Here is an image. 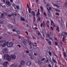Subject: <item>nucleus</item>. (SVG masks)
<instances>
[{
  "label": "nucleus",
  "instance_id": "nucleus-1",
  "mask_svg": "<svg viewBox=\"0 0 67 67\" xmlns=\"http://www.w3.org/2000/svg\"><path fill=\"white\" fill-rule=\"evenodd\" d=\"M6 43V41L5 40H1L0 41V46H2V47H4L5 46V44Z\"/></svg>",
  "mask_w": 67,
  "mask_h": 67
},
{
  "label": "nucleus",
  "instance_id": "nucleus-2",
  "mask_svg": "<svg viewBox=\"0 0 67 67\" xmlns=\"http://www.w3.org/2000/svg\"><path fill=\"white\" fill-rule=\"evenodd\" d=\"M13 43L12 42H10L7 44V46L9 47H11L13 46Z\"/></svg>",
  "mask_w": 67,
  "mask_h": 67
},
{
  "label": "nucleus",
  "instance_id": "nucleus-3",
  "mask_svg": "<svg viewBox=\"0 0 67 67\" xmlns=\"http://www.w3.org/2000/svg\"><path fill=\"white\" fill-rule=\"evenodd\" d=\"M43 26V27H45V26H46V24L45 23L44 21H43L42 23H41V27H42V26Z\"/></svg>",
  "mask_w": 67,
  "mask_h": 67
},
{
  "label": "nucleus",
  "instance_id": "nucleus-4",
  "mask_svg": "<svg viewBox=\"0 0 67 67\" xmlns=\"http://www.w3.org/2000/svg\"><path fill=\"white\" fill-rule=\"evenodd\" d=\"M8 63V62H4L3 64V66L4 67H7Z\"/></svg>",
  "mask_w": 67,
  "mask_h": 67
},
{
  "label": "nucleus",
  "instance_id": "nucleus-5",
  "mask_svg": "<svg viewBox=\"0 0 67 67\" xmlns=\"http://www.w3.org/2000/svg\"><path fill=\"white\" fill-rule=\"evenodd\" d=\"M21 44L23 46H26V42L24 41H21Z\"/></svg>",
  "mask_w": 67,
  "mask_h": 67
},
{
  "label": "nucleus",
  "instance_id": "nucleus-6",
  "mask_svg": "<svg viewBox=\"0 0 67 67\" xmlns=\"http://www.w3.org/2000/svg\"><path fill=\"white\" fill-rule=\"evenodd\" d=\"M47 9L48 11V12L49 13H48V16L49 18H50L51 17V14L50 13V12L51 11H49V10L48 9V8L47 7Z\"/></svg>",
  "mask_w": 67,
  "mask_h": 67
},
{
  "label": "nucleus",
  "instance_id": "nucleus-7",
  "mask_svg": "<svg viewBox=\"0 0 67 67\" xmlns=\"http://www.w3.org/2000/svg\"><path fill=\"white\" fill-rule=\"evenodd\" d=\"M25 63V62L23 60H22L20 62V65H21V66H24V64Z\"/></svg>",
  "mask_w": 67,
  "mask_h": 67
},
{
  "label": "nucleus",
  "instance_id": "nucleus-8",
  "mask_svg": "<svg viewBox=\"0 0 67 67\" xmlns=\"http://www.w3.org/2000/svg\"><path fill=\"white\" fill-rule=\"evenodd\" d=\"M38 35H41V37L43 39H44V37H45V36H44V34H43V36H41V34H40V32H38V33L37 34Z\"/></svg>",
  "mask_w": 67,
  "mask_h": 67
},
{
  "label": "nucleus",
  "instance_id": "nucleus-9",
  "mask_svg": "<svg viewBox=\"0 0 67 67\" xmlns=\"http://www.w3.org/2000/svg\"><path fill=\"white\" fill-rule=\"evenodd\" d=\"M6 4L8 6H10V5H11V3L9 2V1H7L6 2Z\"/></svg>",
  "mask_w": 67,
  "mask_h": 67
},
{
  "label": "nucleus",
  "instance_id": "nucleus-10",
  "mask_svg": "<svg viewBox=\"0 0 67 67\" xmlns=\"http://www.w3.org/2000/svg\"><path fill=\"white\" fill-rule=\"evenodd\" d=\"M3 52L5 53H8V50H7V49L5 48L4 49L3 51Z\"/></svg>",
  "mask_w": 67,
  "mask_h": 67
},
{
  "label": "nucleus",
  "instance_id": "nucleus-11",
  "mask_svg": "<svg viewBox=\"0 0 67 67\" xmlns=\"http://www.w3.org/2000/svg\"><path fill=\"white\" fill-rule=\"evenodd\" d=\"M7 59L8 61H10L11 60V57L8 55L7 57Z\"/></svg>",
  "mask_w": 67,
  "mask_h": 67
},
{
  "label": "nucleus",
  "instance_id": "nucleus-12",
  "mask_svg": "<svg viewBox=\"0 0 67 67\" xmlns=\"http://www.w3.org/2000/svg\"><path fill=\"white\" fill-rule=\"evenodd\" d=\"M38 12L37 13L36 15L37 16H40V9H38Z\"/></svg>",
  "mask_w": 67,
  "mask_h": 67
},
{
  "label": "nucleus",
  "instance_id": "nucleus-13",
  "mask_svg": "<svg viewBox=\"0 0 67 67\" xmlns=\"http://www.w3.org/2000/svg\"><path fill=\"white\" fill-rule=\"evenodd\" d=\"M11 58H12L13 59H15V58H16V56H15V55H11Z\"/></svg>",
  "mask_w": 67,
  "mask_h": 67
},
{
  "label": "nucleus",
  "instance_id": "nucleus-14",
  "mask_svg": "<svg viewBox=\"0 0 67 67\" xmlns=\"http://www.w3.org/2000/svg\"><path fill=\"white\" fill-rule=\"evenodd\" d=\"M0 16H1V18H2L3 19H5V17H4V14H2L1 15H0Z\"/></svg>",
  "mask_w": 67,
  "mask_h": 67
},
{
  "label": "nucleus",
  "instance_id": "nucleus-15",
  "mask_svg": "<svg viewBox=\"0 0 67 67\" xmlns=\"http://www.w3.org/2000/svg\"><path fill=\"white\" fill-rule=\"evenodd\" d=\"M61 23L62 27V28L64 29V28L65 27V24H64V21L63 22H62Z\"/></svg>",
  "mask_w": 67,
  "mask_h": 67
},
{
  "label": "nucleus",
  "instance_id": "nucleus-16",
  "mask_svg": "<svg viewBox=\"0 0 67 67\" xmlns=\"http://www.w3.org/2000/svg\"><path fill=\"white\" fill-rule=\"evenodd\" d=\"M8 56L9 55H8V54H4V58H5H5H7V57H8Z\"/></svg>",
  "mask_w": 67,
  "mask_h": 67
},
{
  "label": "nucleus",
  "instance_id": "nucleus-17",
  "mask_svg": "<svg viewBox=\"0 0 67 67\" xmlns=\"http://www.w3.org/2000/svg\"><path fill=\"white\" fill-rule=\"evenodd\" d=\"M64 7L65 8H66L67 7V2H66L63 5Z\"/></svg>",
  "mask_w": 67,
  "mask_h": 67
},
{
  "label": "nucleus",
  "instance_id": "nucleus-18",
  "mask_svg": "<svg viewBox=\"0 0 67 67\" xmlns=\"http://www.w3.org/2000/svg\"><path fill=\"white\" fill-rule=\"evenodd\" d=\"M29 57L30 58L33 59V54H30L29 55Z\"/></svg>",
  "mask_w": 67,
  "mask_h": 67
},
{
  "label": "nucleus",
  "instance_id": "nucleus-19",
  "mask_svg": "<svg viewBox=\"0 0 67 67\" xmlns=\"http://www.w3.org/2000/svg\"><path fill=\"white\" fill-rule=\"evenodd\" d=\"M17 67V65L14 64H12L10 66V67Z\"/></svg>",
  "mask_w": 67,
  "mask_h": 67
},
{
  "label": "nucleus",
  "instance_id": "nucleus-20",
  "mask_svg": "<svg viewBox=\"0 0 67 67\" xmlns=\"http://www.w3.org/2000/svg\"><path fill=\"white\" fill-rule=\"evenodd\" d=\"M58 20L60 22H61V23L63 22V20H62V18L61 17H59L58 18Z\"/></svg>",
  "mask_w": 67,
  "mask_h": 67
},
{
  "label": "nucleus",
  "instance_id": "nucleus-21",
  "mask_svg": "<svg viewBox=\"0 0 67 67\" xmlns=\"http://www.w3.org/2000/svg\"><path fill=\"white\" fill-rule=\"evenodd\" d=\"M31 64V63L30 62H28L26 63V64L27 66H30V65Z\"/></svg>",
  "mask_w": 67,
  "mask_h": 67
},
{
  "label": "nucleus",
  "instance_id": "nucleus-22",
  "mask_svg": "<svg viewBox=\"0 0 67 67\" xmlns=\"http://www.w3.org/2000/svg\"><path fill=\"white\" fill-rule=\"evenodd\" d=\"M64 56L65 57V59L67 61V57H66V53L65 52H64Z\"/></svg>",
  "mask_w": 67,
  "mask_h": 67
},
{
  "label": "nucleus",
  "instance_id": "nucleus-23",
  "mask_svg": "<svg viewBox=\"0 0 67 67\" xmlns=\"http://www.w3.org/2000/svg\"><path fill=\"white\" fill-rule=\"evenodd\" d=\"M12 15H13V16H14V17H15L16 15H17V14H14V13H11Z\"/></svg>",
  "mask_w": 67,
  "mask_h": 67
},
{
  "label": "nucleus",
  "instance_id": "nucleus-24",
  "mask_svg": "<svg viewBox=\"0 0 67 67\" xmlns=\"http://www.w3.org/2000/svg\"><path fill=\"white\" fill-rule=\"evenodd\" d=\"M31 13L32 14L33 16H34L35 15V12L34 11H32Z\"/></svg>",
  "mask_w": 67,
  "mask_h": 67
},
{
  "label": "nucleus",
  "instance_id": "nucleus-25",
  "mask_svg": "<svg viewBox=\"0 0 67 67\" xmlns=\"http://www.w3.org/2000/svg\"><path fill=\"white\" fill-rule=\"evenodd\" d=\"M41 10L43 13H44V10H43V7L42 6H41L40 7Z\"/></svg>",
  "mask_w": 67,
  "mask_h": 67
},
{
  "label": "nucleus",
  "instance_id": "nucleus-26",
  "mask_svg": "<svg viewBox=\"0 0 67 67\" xmlns=\"http://www.w3.org/2000/svg\"><path fill=\"white\" fill-rule=\"evenodd\" d=\"M59 26H57V28L56 29V30L58 32H59Z\"/></svg>",
  "mask_w": 67,
  "mask_h": 67
},
{
  "label": "nucleus",
  "instance_id": "nucleus-27",
  "mask_svg": "<svg viewBox=\"0 0 67 67\" xmlns=\"http://www.w3.org/2000/svg\"><path fill=\"white\" fill-rule=\"evenodd\" d=\"M46 33V30H43L42 31V33H43V34H45Z\"/></svg>",
  "mask_w": 67,
  "mask_h": 67
},
{
  "label": "nucleus",
  "instance_id": "nucleus-28",
  "mask_svg": "<svg viewBox=\"0 0 67 67\" xmlns=\"http://www.w3.org/2000/svg\"><path fill=\"white\" fill-rule=\"evenodd\" d=\"M20 19L22 21H25V19L22 17Z\"/></svg>",
  "mask_w": 67,
  "mask_h": 67
},
{
  "label": "nucleus",
  "instance_id": "nucleus-29",
  "mask_svg": "<svg viewBox=\"0 0 67 67\" xmlns=\"http://www.w3.org/2000/svg\"><path fill=\"white\" fill-rule=\"evenodd\" d=\"M60 44L61 46H64V44H63V43L62 42L60 41Z\"/></svg>",
  "mask_w": 67,
  "mask_h": 67
},
{
  "label": "nucleus",
  "instance_id": "nucleus-30",
  "mask_svg": "<svg viewBox=\"0 0 67 67\" xmlns=\"http://www.w3.org/2000/svg\"><path fill=\"white\" fill-rule=\"evenodd\" d=\"M63 34H64V35H67V32H63Z\"/></svg>",
  "mask_w": 67,
  "mask_h": 67
},
{
  "label": "nucleus",
  "instance_id": "nucleus-31",
  "mask_svg": "<svg viewBox=\"0 0 67 67\" xmlns=\"http://www.w3.org/2000/svg\"><path fill=\"white\" fill-rule=\"evenodd\" d=\"M37 21H40L41 20V18H40V17H38V18H37Z\"/></svg>",
  "mask_w": 67,
  "mask_h": 67
},
{
  "label": "nucleus",
  "instance_id": "nucleus-32",
  "mask_svg": "<svg viewBox=\"0 0 67 67\" xmlns=\"http://www.w3.org/2000/svg\"><path fill=\"white\" fill-rule=\"evenodd\" d=\"M51 25H52L53 24H54V22L53 21H52V20H51Z\"/></svg>",
  "mask_w": 67,
  "mask_h": 67
},
{
  "label": "nucleus",
  "instance_id": "nucleus-33",
  "mask_svg": "<svg viewBox=\"0 0 67 67\" xmlns=\"http://www.w3.org/2000/svg\"><path fill=\"white\" fill-rule=\"evenodd\" d=\"M28 42L29 43V45H30V44H32V42L31 41H29Z\"/></svg>",
  "mask_w": 67,
  "mask_h": 67
},
{
  "label": "nucleus",
  "instance_id": "nucleus-34",
  "mask_svg": "<svg viewBox=\"0 0 67 67\" xmlns=\"http://www.w3.org/2000/svg\"><path fill=\"white\" fill-rule=\"evenodd\" d=\"M48 43L49 45H51L52 44V42H51V41H49L48 42Z\"/></svg>",
  "mask_w": 67,
  "mask_h": 67
},
{
  "label": "nucleus",
  "instance_id": "nucleus-35",
  "mask_svg": "<svg viewBox=\"0 0 67 67\" xmlns=\"http://www.w3.org/2000/svg\"><path fill=\"white\" fill-rule=\"evenodd\" d=\"M50 35L51 36V37H52V36H53V34H52V33L51 32L50 33Z\"/></svg>",
  "mask_w": 67,
  "mask_h": 67
},
{
  "label": "nucleus",
  "instance_id": "nucleus-36",
  "mask_svg": "<svg viewBox=\"0 0 67 67\" xmlns=\"http://www.w3.org/2000/svg\"><path fill=\"white\" fill-rule=\"evenodd\" d=\"M34 25H35L36 26H37V24H36V23L35 22V21L34 22Z\"/></svg>",
  "mask_w": 67,
  "mask_h": 67
},
{
  "label": "nucleus",
  "instance_id": "nucleus-37",
  "mask_svg": "<svg viewBox=\"0 0 67 67\" xmlns=\"http://www.w3.org/2000/svg\"><path fill=\"white\" fill-rule=\"evenodd\" d=\"M16 32L18 34H20V31H16Z\"/></svg>",
  "mask_w": 67,
  "mask_h": 67
},
{
  "label": "nucleus",
  "instance_id": "nucleus-38",
  "mask_svg": "<svg viewBox=\"0 0 67 67\" xmlns=\"http://www.w3.org/2000/svg\"><path fill=\"white\" fill-rule=\"evenodd\" d=\"M8 10L10 12H12V9H8Z\"/></svg>",
  "mask_w": 67,
  "mask_h": 67
},
{
  "label": "nucleus",
  "instance_id": "nucleus-39",
  "mask_svg": "<svg viewBox=\"0 0 67 67\" xmlns=\"http://www.w3.org/2000/svg\"><path fill=\"white\" fill-rule=\"evenodd\" d=\"M46 6L47 7V8H48V7H49V4H47Z\"/></svg>",
  "mask_w": 67,
  "mask_h": 67
},
{
  "label": "nucleus",
  "instance_id": "nucleus-40",
  "mask_svg": "<svg viewBox=\"0 0 67 67\" xmlns=\"http://www.w3.org/2000/svg\"><path fill=\"white\" fill-rule=\"evenodd\" d=\"M52 60L53 61V62H54V63H56V60H55L54 59H52Z\"/></svg>",
  "mask_w": 67,
  "mask_h": 67
},
{
  "label": "nucleus",
  "instance_id": "nucleus-41",
  "mask_svg": "<svg viewBox=\"0 0 67 67\" xmlns=\"http://www.w3.org/2000/svg\"><path fill=\"white\" fill-rule=\"evenodd\" d=\"M8 17H11L12 16V15L11 14H9V15H8Z\"/></svg>",
  "mask_w": 67,
  "mask_h": 67
},
{
  "label": "nucleus",
  "instance_id": "nucleus-42",
  "mask_svg": "<svg viewBox=\"0 0 67 67\" xmlns=\"http://www.w3.org/2000/svg\"><path fill=\"white\" fill-rule=\"evenodd\" d=\"M58 43L57 42H55V45H56V46H58V44H57Z\"/></svg>",
  "mask_w": 67,
  "mask_h": 67
},
{
  "label": "nucleus",
  "instance_id": "nucleus-43",
  "mask_svg": "<svg viewBox=\"0 0 67 67\" xmlns=\"http://www.w3.org/2000/svg\"><path fill=\"white\" fill-rule=\"evenodd\" d=\"M16 7L17 10H19V6H18L16 5Z\"/></svg>",
  "mask_w": 67,
  "mask_h": 67
},
{
  "label": "nucleus",
  "instance_id": "nucleus-44",
  "mask_svg": "<svg viewBox=\"0 0 67 67\" xmlns=\"http://www.w3.org/2000/svg\"><path fill=\"white\" fill-rule=\"evenodd\" d=\"M49 11H51V10H52V9L51 8V7H49Z\"/></svg>",
  "mask_w": 67,
  "mask_h": 67
},
{
  "label": "nucleus",
  "instance_id": "nucleus-45",
  "mask_svg": "<svg viewBox=\"0 0 67 67\" xmlns=\"http://www.w3.org/2000/svg\"><path fill=\"white\" fill-rule=\"evenodd\" d=\"M56 11H57V12H60V10H58V9H56Z\"/></svg>",
  "mask_w": 67,
  "mask_h": 67
},
{
  "label": "nucleus",
  "instance_id": "nucleus-46",
  "mask_svg": "<svg viewBox=\"0 0 67 67\" xmlns=\"http://www.w3.org/2000/svg\"><path fill=\"white\" fill-rule=\"evenodd\" d=\"M12 31L13 32H17L15 29H13Z\"/></svg>",
  "mask_w": 67,
  "mask_h": 67
},
{
  "label": "nucleus",
  "instance_id": "nucleus-47",
  "mask_svg": "<svg viewBox=\"0 0 67 67\" xmlns=\"http://www.w3.org/2000/svg\"><path fill=\"white\" fill-rule=\"evenodd\" d=\"M3 23V21H0V23H1V24H2V23Z\"/></svg>",
  "mask_w": 67,
  "mask_h": 67
},
{
  "label": "nucleus",
  "instance_id": "nucleus-48",
  "mask_svg": "<svg viewBox=\"0 0 67 67\" xmlns=\"http://www.w3.org/2000/svg\"><path fill=\"white\" fill-rule=\"evenodd\" d=\"M34 55L35 56H37V53H34Z\"/></svg>",
  "mask_w": 67,
  "mask_h": 67
},
{
  "label": "nucleus",
  "instance_id": "nucleus-49",
  "mask_svg": "<svg viewBox=\"0 0 67 67\" xmlns=\"http://www.w3.org/2000/svg\"><path fill=\"white\" fill-rule=\"evenodd\" d=\"M49 55H52V53H51V52H49Z\"/></svg>",
  "mask_w": 67,
  "mask_h": 67
},
{
  "label": "nucleus",
  "instance_id": "nucleus-50",
  "mask_svg": "<svg viewBox=\"0 0 67 67\" xmlns=\"http://www.w3.org/2000/svg\"><path fill=\"white\" fill-rule=\"evenodd\" d=\"M9 27H11L12 26V25H8Z\"/></svg>",
  "mask_w": 67,
  "mask_h": 67
},
{
  "label": "nucleus",
  "instance_id": "nucleus-51",
  "mask_svg": "<svg viewBox=\"0 0 67 67\" xmlns=\"http://www.w3.org/2000/svg\"><path fill=\"white\" fill-rule=\"evenodd\" d=\"M54 27H55L56 26H57V24H54Z\"/></svg>",
  "mask_w": 67,
  "mask_h": 67
},
{
  "label": "nucleus",
  "instance_id": "nucleus-52",
  "mask_svg": "<svg viewBox=\"0 0 67 67\" xmlns=\"http://www.w3.org/2000/svg\"><path fill=\"white\" fill-rule=\"evenodd\" d=\"M26 52L27 54H28L29 53V51L27 50L26 51Z\"/></svg>",
  "mask_w": 67,
  "mask_h": 67
},
{
  "label": "nucleus",
  "instance_id": "nucleus-53",
  "mask_svg": "<svg viewBox=\"0 0 67 67\" xmlns=\"http://www.w3.org/2000/svg\"><path fill=\"white\" fill-rule=\"evenodd\" d=\"M51 63H52V65H54V63L53 62V61H51Z\"/></svg>",
  "mask_w": 67,
  "mask_h": 67
},
{
  "label": "nucleus",
  "instance_id": "nucleus-54",
  "mask_svg": "<svg viewBox=\"0 0 67 67\" xmlns=\"http://www.w3.org/2000/svg\"><path fill=\"white\" fill-rule=\"evenodd\" d=\"M11 33H10V32H7V34H11Z\"/></svg>",
  "mask_w": 67,
  "mask_h": 67
},
{
  "label": "nucleus",
  "instance_id": "nucleus-55",
  "mask_svg": "<svg viewBox=\"0 0 67 67\" xmlns=\"http://www.w3.org/2000/svg\"><path fill=\"white\" fill-rule=\"evenodd\" d=\"M51 30H53L54 29H53V27H51Z\"/></svg>",
  "mask_w": 67,
  "mask_h": 67
},
{
  "label": "nucleus",
  "instance_id": "nucleus-56",
  "mask_svg": "<svg viewBox=\"0 0 67 67\" xmlns=\"http://www.w3.org/2000/svg\"><path fill=\"white\" fill-rule=\"evenodd\" d=\"M44 14L45 16H46V13L44 12Z\"/></svg>",
  "mask_w": 67,
  "mask_h": 67
},
{
  "label": "nucleus",
  "instance_id": "nucleus-57",
  "mask_svg": "<svg viewBox=\"0 0 67 67\" xmlns=\"http://www.w3.org/2000/svg\"><path fill=\"white\" fill-rule=\"evenodd\" d=\"M55 14H56V15H59V13H55Z\"/></svg>",
  "mask_w": 67,
  "mask_h": 67
},
{
  "label": "nucleus",
  "instance_id": "nucleus-58",
  "mask_svg": "<svg viewBox=\"0 0 67 67\" xmlns=\"http://www.w3.org/2000/svg\"><path fill=\"white\" fill-rule=\"evenodd\" d=\"M28 10H31V8H30V7H29V8H28Z\"/></svg>",
  "mask_w": 67,
  "mask_h": 67
},
{
  "label": "nucleus",
  "instance_id": "nucleus-59",
  "mask_svg": "<svg viewBox=\"0 0 67 67\" xmlns=\"http://www.w3.org/2000/svg\"><path fill=\"white\" fill-rule=\"evenodd\" d=\"M63 35L64 37H65V38H66V36L64 35L63 34Z\"/></svg>",
  "mask_w": 67,
  "mask_h": 67
},
{
  "label": "nucleus",
  "instance_id": "nucleus-60",
  "mask_svg": "<svg viewBox=\"0 0 67 67\" xmlns=\"http://www.w3.org/2000/svg\"><path fill=\"white\" fill-rule=\"evenodd\" d=\"M2 63V59H0V63Z\"/></svg>",
  "mask_w": 67,
  "mask_h": 67
},
{
  "label": "nucleus",
  "instance_id": "nucleus-61",
  "mask_svg": "<svg viewBox=\"0 0 67 67\" xmlns=\"http://www.w3.org/2000/svg\"><path fill=\"white\" fill-rule=\"evenodd\" d=\"M17 46H19V48H20V47H21V46H20V45H17Z\"/></svg>",
  "mask_w": 67,
  "mask_h": 67
},
{
  "label": "nucleus",
  "instance_id": "nucleus-62",
  "mask_svg": "<svg viewBox=\"0 0 67 67\" xmlns=\"http://www.w3.org/2000/svg\"><path fill=\"white\" fill-rule=\"evenodd\" d=\"M54 55L55 56L57 57V58H58V57H57V55L56 54H54Z\"/></svg>",
  "mask_w": 67,
  "mask_h": 67
},
{
  "label": "nucleus",
  "instance_id": "nucleus-63",
  "mask_svg": "<svg viewBox=\"0 0 67 67\" xmlns=\"http://www.w3.org/2000/svg\"><path fill=\"white\" fill-rule=\"evenodd\" d=\"M29 15L30 17V18H31V17H32V15L31 14H29Z\"/></svg>",
  "mask_w": 67,
  "mask_h": 67
},
{
  "label": "nucleus",
  "instance_id": "nucleus-64",
  "mask_svg": "<svg viewBox=\"0 0 67 67\" xmlns=\"http://www.w3.org/2000/svg\"><path fill=\"white\" fill-rule=\"evenodd\" d=\"M47 23H49V20H47Z\"/></svg>",
  "mask_w": 67,
  "mask_h": 67
}]
</instances>
